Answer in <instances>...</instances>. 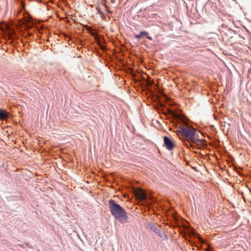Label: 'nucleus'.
I'll use <instances>...</instances> for the list:
<instances>
[{
    "label": "nucleus",
    "mask_w": 251,
    "mask_h": 251,
    "mask_svg": "<svg viewBox=\"0 0 251 251\" xmlns=\"http://www.w3.org/2000/svg\"><path fill=\"white\" fill-rule=\"evenodd\" d=\"M108 206L111 215L116 219L119 220L121 223H124L126 221V212L119 204L116 203L115 201L113 200H109Z\"/></svg>",
    "instance_id": "1"
},
{
    "label": "nucleus",
    "mask_w": 251,
    "mask_h": 251,
    "mask_svg": "<svg viewBox=\"0 0 251 251\" xmlns=\"http://www.w3.org/2000/svg\"><path fill=\"white\" fill-rule=\"evenodd\" d=\"M181 132L190 142L196 145L201 144L202 141L197 139L195 128L190 126H183L181 127Z\"/></svg>",
    "instance_id": "2"
},
{
    "label": "nucleus",
    "mask_w": 251,
    "mask_h": 251,
    "mask_svg": "<svg viewBox=\"0 0 251 251\" xmlns=\"http://www.w3.org/2000/svg\"><path fill=\"white\" fill-rule=\"evenodd\" d=\"M134 194L137 199L147 205L151 204L154 201V200L151 197L148 196L146 192L142 189H134Z\"/></svg>",
    "instance_id": "3"
},
{
    "label": "nucleus",
    "mask_w": 251,
    "mask_h": 251,
    "mask_svg": "<svg viewBox=\"0 0 251 251\" xmlns=\"http://www.w3.org/2000/svg\"><path fill=\"white\" fill-rule=\"evenodd\" d=\"M184 229L185 230V238L186 239L188 240L187 237V236H188L189 238L194 237L195 238H198L200 242H202V239L200 238L198 234L195 232L194 229L191 228L188 226H185Z\"/></svg>",
    "instance_id": "4"
},
{
    "label": "nucleus",
    "mask_w": 251,
    "mask_h": 251,
    "mask_svg": "<svg viewBox=\"0 0 251 251\" xmlns=\"http://www.w3.org/2000/svg\"><path fill=\"white\" fill-rule=\"evenodd\" d=\"M146 226L147 228L154 231L157 235L161 236L160 230L154 224L151 222H149L147 224Z\"/></svg>",
    "instance_id": "5"
},
{
    "label": "nucleus",
    "mask_w": 251,
    "mask_h": 251,
    "mask_svg": "<svg viewBox=\"0 0 251 251\" xmlns=\"http://www.w3.org/2000/svg\"><path fill=\"white\" fill-rule=\"evenodd\" d=\"M164 145H165L166 148L168 150H172L173 149L174 147V144L172 141L171 140L170 138H169L167 136L164 137Z\"/></svg>",
    "instance_id": "6"
},
{
    "label": "nucleus",
    "mask_w": 251,
    "mask_h": 251,
    "mask_svg": "<svg viewBox=\"0 0 251 251\" xmlns=\"http://www.w3.org/2000/svg\"><path fill=\"white\" fill-rule=\"evenodd\" d=\"M2 32L7 33L9 35H11L14 33L13 29L7 24H4L1 26Z\"/></svg>",
    "instance_id": "7"
},
{
    "label": "nucleus",
    "mask_w": 251,
    "mask_h": 251,
    "mask_svg": "<svg viewBox=\"0 0 251 251\" xmlns=\"http://www.w3.org/2000/svg\"><path fill=\"white\" fill-rule=\"evenodd\" d=\"M148 33L146 31H142L139 34L135 35V37L138 39H141L144 36H147V38L150 40H152V38L151 36H148Z\"/></svg>",
    "instance_id": "8"
},
{
    "label": "nucleus",
    "mask_w": 251,
    "mask_h": 251,
    "mask_svg": "<svg viewBox=\"0 0 251 251\" xmlns=\"http://www.w3.org/2000/svg\"><path fill=\"white\" fill-rule=\"evenodd\" d=\"M8 116V113L3 110H0V120H3Z\"/></svg>",
    "instance_id": "9"
}]
</instances>
